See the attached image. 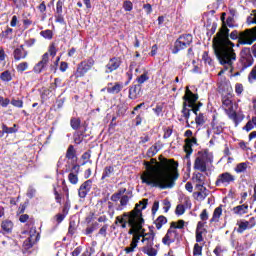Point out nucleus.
Here are the masks:
<instances>
[{
    "instance_id": "obj_10",
    "label": "nucleus",
    "mask_w": 256,
    "mask_h": 256,
    "mask_svg": "<svg viewBox=\"0 0 256 256\" xmlns=\"http://www.w3.org/2000/svg\"><path fill=\"white\" fill-rule=\"evenodd\" d=\"M253 65V55H251V49L249 48H243L241 52V58L239 60V63L237 65L238 71L234 73V77H237L245 71L248 67H251Z\"/></svg>"
},
{
    "instance_id": "obj_48",
    "label": "nucleus",
    "mask_w": 256,
    "mask_h": 256,
    "mask_svg": "<svg viewBox=\"0 0 256 256\" xmlns=\"http://www.w3.org/2000/svg\"><path fill=\"white\" fill-rule=\"evenodd\" d=\"M59 61H61V57H56V61L53 62V64H50V71H53V73H57V67L59 66Z\"/></svg>"
},
{
    "instance_id": "obj_20",
    "label": "nucleus",
    "mask_w": 256,
    "mask_h": 256,
    "mask_svg": "<svg viewBox=\"0 0 256 256\" xmlns=\"http://www.w3.org/2000/svg\"><path fill=\"white\" fill-rule=\"evenodd\" d=\"M153 241H155V232L151 230L150 232L146 233L144 230V235L142 238V242L144 243V246L155 245Z\"/></svg>"
},
{
    "instance_id": "obj_52",
    "label": "nucleus",
    "mask_w": 256,
    "mask_h": 256,
    "mask_svg": "<svg viewBox=\"0 0 256 256\" xmlns=\"http://www.w3.org/2000/svg\"><path fill=\"white\" fill-rule=\"evenodd\" d=\"M28 68H29V64L27 62H22L17 66V71H20L21 73H23V71H27Z\"/></svg>"
},
{
    "instance_id": "obj_11",
    "label": "nucleus",
    "mask_w": 256,
    "mask_h": 256,
    "mask_svg": "<svg viewBox=\"0 0 256 256\" xmlns=\"http://www.w3.org/2000/svg\"><path fill=\"white\" fill-rule=\"evenodd\" d=\"M191 43H193V35L191 34H184L180 36L174 44V50L173 53L177 54L179 51H183V49H187V47H190Z\"/></svg>"
},
{
    "instance_id": "obj_49",
    "label": "nucleus",
    "mask_w": 256,
    "mask_h": 256,
    "mask_svg": "<svg viewBox=\"0 0 256 256\" xmlns=\"http://www.w3.org/2000/svg\"><path fill=\"white\" fill-rule=\"evenodd\" d=\"M63 1L62 0H58L57 3H56V13L55 14H63Z\"/></svg>"
},
{
    "instance_id": "obj_17",
    "label": "nucleus",
    "mask_w": 256,
    "mask_h": 256,
    "mask_svg": "<svg viewBox=\"0 0 256 256\" xmlns=\"http://www.w3.org/2000/svg\"><path fill=\"white\" fill-rule=\"evenodd\" d=\"M118 67H121V59L117 57L111 58L105 66V73H113V71H117Z\"/></svg>"
},
{
    "instance_id": "obj_38",
    "label": "nucleus",
    "mask_w": 256,
    "mask_h": 256,
    "mask_svg": "<svg viewBox=\"0 0 256 256\" xmlns=\"http://www.w3.org/2000/svg\"><path fill=\"white\" fill-rule=\"evenodd\" d=\"M202 59L206 65L213 67V59L209 56V52L205 51L202 55Z\"/></svg>"
},
{
    "instance_id": "obj_19",
    "label": "nucleus",
    "mask_w": 256,
    "mask_h": 256,
    "mask_svg": "<svg viewBox=\"0 0 256 256\" xmlns=\"http://www.w3.org/2000/svg\"><path fill=\"white\" fill-rule=\"evenodd\" d=\"M15 61H21V59H25L27 57V51L23 45H20L13 52Z\"/></svg>"
},
{
    "instance_id": "obj_16",
    "label": "nucleus",
    "mask_w": 256,
    "mask_h": 256,
    "mask_svg": "<svg viewBox=\"0 0 256 256\" xmlns=\"http://www.w3.org/2000/svg\"><path fill=\"white\" fill-rule=\"evenodd\" d=\"M93 187V180L89 179L86 180L83 184L80 185L78 189V195L80 199H85L87 195L91 192V189Z\"/></svg>"
},
{
    "instance_id": "obj_42",
    "label": "nucleus",
    "mask_w": 256,
    "mask_h": 256,
    "mask_svg": "<svg viewBox=\"0 0 256 256\" xmlns=\"http://www.w3.org/2000/svg\"><path fill=\"white\" fill-rule=\"evenodd\" d=\"M196 125H205V115L203 113H198L195 118Z\"/></svg>"
},
{
    "instance_id": "obj_47",
    "label": "nucleus",
    "mask_w": 256,
    "mask_h": 256,
    "mask_svg": "<svg viewBox=\"0 0 256 256\" xmlns=\"http://www.w3.org/2000/svg\"><path fill=\"white\" fill-rule=\"evenodd\" d=\"M41 37H44V39H53V31L51 30H44L40 32Z\"/></svg>"
},
{
    "instance_id": "obj_45",
    "label": "nucleus",
    "mask_w": 256,
    "mask_h": 256,
    "mask_svg": "<svg viewBox=\"0 0 256 256\" xmlns=\"http://www.w3.org/2000/svg\"><path fill=\"white\" fill-rule=\"evenodd\" d=\"M248 81H249V83H255V81H256V66H254L252 68V70L250 71V73L248 75Z\"/></svg>"
},
{
    "instance_id": "obj_6",
    "label": "nucleus",
    "mask_w": 256,
    "mask_h": 256,
    "mask_svg": "<svg viewBox=\"0 0 256 256\" xmlns=\"http://www.w3.org/2000/svg\"><path fill=\"white\" fill-rule=\"evenodd\" d=\"M55 55H57V48L55 44H51L49 47L48 52L44 53L41 57V60L35 64L33 71L34 73H43L47 67H49V59H55Z\"/></svg>"
},
{
    "instance_id": "obj_63",
    "label": "nucleus",
    "mask_w": 256,
    "mask_h": 256,
    "mask_svg": "<svg viewBox=\"0 0 256 256\" xmlns=\"http://www.w3.org/2000/svg\"><path fill=\"white\" fill-rule=\"evenodd\" d=\"M235 93H236L237 95H241V93H243V84L237 83V84L235 85Z\"/></svg>"
},
{
    "instance_id": "obj_25",
    "label": "nucleus",
    "mask_w": 256,
    "mask_h": 256,
    "mask_svg": "<svg viewBox=\"0 0 256 256\" xmlns=\"http://www.w3.org/2000/svg\"><path fill=\"white\" fill-rule=\"evenodd\" d=\"M247 209H249V205L247 204H242V205H239V206H236L233 208V212L236 214V215H245V213H247Z\"/></svg>"
},
{
    "instance_id": "obj_8",
    "label": "nucleus",
    "mask_w": 256,
    "mask_h": 256,
    "mask_svg": "<svg viewBox=\"0 0 256 256\" xmlns=\"http://www.w3.org/2000/svg\"><path fill=\"white\" fill-rule=\"evenodd\" d=\"M239 37L242 45H253L256 41V26L252 29H246L244 32L234 30L230 34V38L235 40Z\"/></svg>"
},
{
    "instance_id": "obj_35",
    "label": "nucleus",
    "mask_w": 256,
    "mask_h": 256,
    "mask_svg": "<svg viewBox=\"0 0 256 256\" xmlns=\"http://www.w3.org/2000/svg\"><path fill=\"white\" fill-rule=\"evenodd\" d=\"M247 25H256V10H252L251 14L247 17Z\"/></svg>"
},
{
    "instance_id": "obj_64",
    "label": "nucleus",
    "mask_w": 256,
    "mask_h": 256,
    "mask_svg": "<svg viewBox=\"0 0 256 256\" xmlns=\"http://www.w3.org/2000/svg\"><path fill=\"white\" fill-rule=\"evenodd\" d=\"M54 17L56 19V23H65V18L63 17V14H55Z\"/></svg>"
},
{
    "instance_id": "obj_61",
    "label": "nucleus",
    "mask_w": 256,
    "mask_h": 256,
    "mask_svg": "<svg viewBox=\"0 0 256 256\" xmlns=\"http://www.w3.org/2000/svg\"><path fill=\"white\" fill-rule=\"evenodd\" d=\"M11 105H13V107H18L19 109L23 108V102H22V100H15V99H12Z\"/></svg>"
},
{
    "instance_id": "obj_53",
    "label": "nucleus",
    "mask_w": 256,
    "mask_h": 256,
    "mask_svg": "<svg viewBox=\"0 0 256 256\" xmlns=\"http://www.w3.org/2000/svg\"><path fill=\"white\" fill-rule=\"evenodd\" d=\"M155 155H157V146H152L148 149L147 156L148 157H155Z\"/></svg>"
},
{
    "instance_id": "obj_39",
    "label": "nucleus",
    "mask_w": 256,
    "mask_h": 256,
    "mask_svg": "<svg viewBox=\"0 0 256 256\" xmlns=\"http://www.w3.org/2000/svg\"><path fill=\"white\" fill-rule=\"evenodd\" d=\"M235 171L237 173H245L247 171V162H242L239 163L236 167H235Z\"/></svg>"
},
{
    "instance_id": "obj_40",
    "label": "nucleus",
    "mask_w": 256,
    "mask_h": 256,
    "mask_svg": "<svg viewBox=\"0 0 256 256\" xmlns=\"http://www.w3.org/2000/svg\"><path fill=\"white\" fill-rule=\"evenodd\" d=\"M16 127H17L16 124H14V127H7V125L3 124L2 130H3V133H7V134L17 133Z\"/></svg>"
},
{
    "instance_id": "obj_22",
    "label": "nucleus",
    "mask_w": 256,
    "mask_h": 256,
    "mask_svg": "<svg viewBox=\"0 0 256 256\" xmlns=\"http://www.w3.org/2000/svg\"><path fill=\"white\" fill-rule=\"evenodd\" d=\"M196 187L199 189V191H207V188H205L203 185H205V177L201 173H197L196 177Z\"/></svg>"
},
{
    "instance_id": "obj_58",
    "label": "nucleus",
    "mask_w": 256,
    "mask_h": 256,
    "mask_svg": "<svg viewBox=\"0 0 256 256\" xmlns=\"http://www.w3.org/2000/svg\"><path fill=\"white\" fill-rule=\"evenodd\" d=\"M213 131H214L215 135H221V133H223V126L215 125V126H213Z\"/></svg>"
},
{
    "instance_id": "obj_32",
    "label": "nucleus",
    "mask_w": 256,
    "mask_h": 256,
    "mask_svg": "<svg viewBox=\"0 0 256 256\" xmlns=\"http://www.w3.org/2000/svg\"><path fill=\"white\" fill-rule=\"evenodd\" d=\"M139 244H136L135 242H133V240H131V243L128 247L124 248V252L126 253V255H131V253H135V249H137Z\"/></svg>"
},
{
    "instance_id": "obj_12",
    "label": "nucleus",
    "mask_w": 256,
    "mask_h": 256,
    "mask_svg": "<svg viewBox=\"0 0 256 256\" xmlns=\"http://www.w3.org/2000/svg\"><path fill=\"white\" fill-rule=\"evenodd\" d=\"M184 137H187L185 139L184 151L186 153V159H189L193 153V145H197V138L193 137V131L191 130H186Z\"/></svg>"
},
{
    "instance_id": "obj_62",
    "label": "nucleus",
    "mask_w": 256,
    "mask_h": 256,
    "mask_svg": "<svg viewBox=\"0 0 256 256\" xmlns=\"http://www.w3.org/2000/svg\"><path fill=\"white\" fill-rule=\"evenodd\" d=\"M16 7H25L27 5V0H13Z\"/></svg>"
},
{
    "instance_id": "obj_43",
    "label": "nucleus",
    "mask_w": 256,
    "mask_h": 256,
    "mask_svg": "<svg viewBox=\"0 0 256 256\" xmlns=\"http://www.w3.org/2000/svg\"><path fill=\"white\" fill-rule=\"evenodd\" d=\"M145 81H149V73L148 72H144L142 75H140L137 78V82L139 83V85H143V83H145Z\"/></svg>"
},
{
    "instance_id": "obj_59",
    "label": "nucleus",
    "mask_w": 256,
    "mask_h": 256,
    "mask_svg": "<svg viewBox=\"0 0 256 256\" xmlns=\"http://www.w3.org/2000/svg\"><path fill=\"white\" fill-rule=\"evenodd\" d=\"M9 103H11V100H9V98H3V96H0L1 107H7Z\"/></svg>"
},
{
    "instance_id": "obj_14",
    "label": "nucleus",
    "mask_w": 256,
    "mask_h": 256,
    "mask_svg": "<svg viewBox=\"0 0 256 256\" xmlns=\"http://www.w3.org/2000/svg\"><path fill=\"white\" fill-rule=\"evenodd\" d=\"M231 183H235V176L229 172L220 174L215 182L216 187H228Z\"/></svg>"
},
{
    "instance_id": "obj_50",
    "label": "nucleus",
    "mask_w": 256,
    "mask_h": 256,
    "mask_svg": "<svg viewBox=\"0 0 256 256\" xmlns=\"http://www.w3.org/2000/svg\"><path fill=\"white\" fill-rule=\"evenodd\" d=\"M123 9L125 11H133V2L126 0L123 3Z\"/></svg>"
},
{
    "instance_id": "obj_51",
    "label": "nucleus",
    "mask_w": 256,
    "mask_h": 256,
    "mask_svg": "<svg viewBox=\"0 0 256 256\" xmlns=\"http://www.w3.org/2000/svg\"><path fill=\"white\" fill-rule=\"evenodd\" d=\"M99 227V223L95 222L93 223L90 227L86 228V235H91V233H93V231H95V229H97Z\"/></svg>"
},
{
    "instance_id": "obj_3",
    "label": "nucleus",
    "mask_w": 256,
    "mask_h": 256,
    "mask_svg": "<svg viewBox=\"0 0 256 256\" xmlns=\"http://www.w3.org/2000/svg\"><path fill=\"white\" fill-rule=\"evenodd\" d=\"M148 199L141 200L138 204L135 205V208L130 213H123L121 216H117L115 224H121L122 229H127V225L131 227V219L134 221V225L143 218V210L147 209Z\"/></svg>"
},
{
    "instance_id": "obj_28",
    "label": "nucleus",
    "mask_w": 256,
    "mask_h": 256,
    "mask_svg": "<svg viewBox=\"0 0 256 256\" xmlns=\"http://www.w3.org/2000/svg\"><path fill=\"white\" fill-rule=\"evenodd\" d=\"M125 191H127V189H122L112 194V196L110 197V201H112V203H117L121 200V196L124 195Z\"/></svg>"
},
{
    "instance_id": "obj_15",
    "label": "nucleus",
    "mask_w": 256,
    "mask_h": 256,
    "mask_svg": "<svg viewBox=\"0 0 256 256\" xmlns=\"http://www.w3.org/2000/svg\"><path fill=\"white\" fill-rule=\"evenodd\" d=\"M174 226L170 225V228L168 229L166 235L162 239V243L164 245H169L170 243H175L177 239H179V232L173 228Z\"/></svg>"
},
{
    "instance_id": "obj_21",
    "label": "nucleus",
    "mask_w": 256,
    "mask_h": 256,
    "mask_svg": "<svg viewBox=\"0 0 256 256\" xmlns=\"http://www.w3.org/2000/svg\"><path fill=\"white\" fill-rule=\"evenodd\" d=\"M142 91H141V85L135 84L130 87L129 89V97L130 99H137V97H141Z\"/></svg>"
},
{
    "instance_id": "obj_2",
    "label": "nucleus",
    "mask_w": 256,
    "mask_h": 256,
    "mask_svg": "<svg viewBox=\"0 0 256 256\" xmlns=\"http://www.w3.org/2000/svg\"><path fill=\"white\" fill-rule=\"evenodd\" d=\"M233 47H235V44L229 40V28L223 26L217 33V36L213 39L214 53L220 65L224 66V69L218 73L219 77H221L227 69L233 71V63L237 61V54Z\"/></svg>"
},
{
    "instance_id": "obj_34",
    "label": "nucleus",
    "mask_w": 256,
    "mask_h": 256,
    "mask_svg": "<svg viewBox=\"0 0 256 256\" xmlns=\"http://www.w3.org/2000/svg\"><path fill=\"white\" fill-rule=\"evenodd\" d=\"M115 171L113 166H107L104 168L103 174H102V180L107 179L108 177H111V174Z\"/></svg>"
},
{
    "instance_id": "obj_57",
    "label": "nucleus",
    "mask_w": 256,
    "mask_h": 256,
    "mask_svg": "<svg viewBox=\"0 0 256 256\" xmlns=\"http://www.w3.org/2000/svg\"><path fill=\"white\" fill-rule=\"evenodd\" d=\"M35 193H37V190L30 186L27 191V197H29V199H33L35 197Z\"/></svg>"
},
{
    "instance_id": "obj_23",
    "label": "nucleus",
    "mask_w": 256,
    "mask_h": 256,
    "mask_svg": "<svg viewBox=\"0 0 256 256\" xmlns=\"http://www.w3.org/2000/svg\"><path fill=\"white\" fill-rule=\"evenodd\" d=\"M221 215H223V208L219 206L215 208L213 212V216L210 219V223H219V219L221 218Z\"/></svg>"
},
{
    "instance_id": "obj_7",
    "label": "nucleus",
    "mask_w": 256,
    "mask_h": 256,
    "mask_svg": "<svg viewBox=\"0 0 256 256\" xmlns=\"http://www.w3.org/2000/svg\"><path fill=\"white\" fill-rule=\"evenodd\" d=\"M213 164V156L208 152H198L195 162L194 169L196 171H200L201 173H205L209 167Z\"/></svg>"
},
{
    "instance_id": "obj_1",
    "label": "nucleus",
    "mask_w": 256,
    "mask_h": 256,
    "mask_svg": "<svg viewBox=\"0 0 256 256\" xmlns=\"http://www.w3.org/2000/svg\"><path fill=\"white\" fill-rule=\"evenodd\" d=\"M146 171L142 172L140 179L144 185L156 189H173L175 181L179 179L177 163L175 160L164 159L159 165H151L144 161Z\"/></svg>"
},
{
    "instance_id": "obj_31",
    "label": "nucleus",
    "mask_w": 256,
    "mask_h": 256,
    "mask_svg": "<svg viewBox=\"0 0 256 256\" xmlns=\"http://www.w3.org/2000/svg\"><path fill=\"white\" fill-rule=\"evenodd\" d=\"M167 223V218L165 216H159L155 222L154 225L156 226V229H161L163 225Z\"/></svg>"
},
{
    "instance_id": "obj_24",
    "label": "nucleus",
    "mask_w": 256,
    "mask_h": 256,
    "mask_svg": "<svg viewBox=\"0 0 256 256\" xmlns=\"http://www.w3.org/2000/svg\"><path fill=\"white\" fill-rule=\"evenodd\" d=\"M141 251L144 255L157 256V249H155L153 245L143 246Z\"/></svg>"
},
{
    "instance_id": "obj_29",
    "label": "nucleus",
    "mask_w": 256,
    "mask_h": 256,
    "mask_svg": "<svg viewBox=\"0 0 256 256\" xmlns=\"http://www.w3.org/2000/svg\"><path fill=\"white\" fill-rule=\"evenodd\" d=\"M0 79L4 83H9V81H12L13 76L11 75V71L6 70L0 74Z\"/></svg>"
},
{
    "instance_id": "obj_33",
    "label": "nucleus",
    "mask_w": 256,
    "mask_h": 256,
    "mask_svg": "<svg viewBox=\"0 0 256 256\" xmlns=\"http://www.w3.org/2000/svg\"><path fill=\"white\" fill-rule=\"evenodd\" d=\"M77 157L75 147L73 145H70L66 152V159H75Z\"/></svg>"
},
{
    "instance_id": "obj_56",
    "label": "nucleus",
    "mask_w": 256,
    "mask_h": 256,
    "mask_svg": "<svg viewBox=\"0 0 256 256\" xmlns=\"http://www.w3.org/2000/svg\"><path fill=\"white\" fill-rule=\"evenodd\" d=\"M206 231L196 230V242L201 243L203 241V234Z\"/></svg>"
},
{
    "instance_id": "obj_13",
    "label": "nucleus",
    "mask_w": 256,
    "mask_h": 256,
    "mask_svg": "<svg viewBox=\"0 0 256 256\" xmlns=\"http://www.w3.org/2000/svg\"><path fill=\"white\" fill-rule=\"evenodd\" d=\"M93 65H95L93 58L82 61L77 67L75 77H85V75L91 71Z\"/></svg>"
},
{
    "instance_id": "obj_18",
    "label": "nucleus",
    "mask_w": 256,
    "mask_h": 256,
    "mask_svg": "<svg viewBox=\"0 0 256 256\" xmlns=\"http://www.w3.org/2000/svg\"><path fill=\"white\" fill-rule=\"evenodd\" d=\"M123 90V83L116 82V83H108V86L106 87L107 93H110L111 95H117V93H121Z\"/></svg>"
},
{
    "instance_id": "obj_60",
    "label": "nucleus",
    "mask_w": 256,
    "mask_h": 256,
    "mask_svg": "<svg viewBox=\"0 0 256 256\" xmlns=\"http://www.w3.org/2000/svg\"><path fill=\"white\" fill-rule=\"evenodd\" d=\"M255 126L253 124V122L250 120L246 123V125L243 127L244 131H247L249 133V131H252V129H254Z\"/></svg>"
},
{
    "instance_id": "obj_36",
    "label": "nucleus",
    "mask_w": 256,
    "mask_h": 256,
    "mask_svg": "<svg viewBox=\"0 0 256 256\" xmlns=\"http://www.w3.org/2000/svg\"><path fill=\"white\" fill-rule=\"evenodd\" d=\"M3 231H6V233H9L11 231V229H13V222L9 221V220H5L2 222L1 225Z\"/></svg>"
},
{
    "instance_id": "obj_4",
    "label": "nucleus",
    "mask_w": 256,
    "mask_h": 256,
    "mask_svg": "<svg viewBox=\"0 0 256 256\" xmlns=\"http://www.w3.org/2000/svg\"><path fill=\"white\" fill-rule=\"evenodd\" d=\"M199 99L198 94H194L188 86L185 90V95L183 96V109L182 114L186 121H189V117H191V111H193L196 115L199 113V109L203 107V103L197 102Z\"/></svg>"
},
{
    "instance_id": "obj_44",
    "label": "nucleus",
    "mask_w": 256,
    "mask_h": 256,
    "mask_svg": "<svg viewBox=\"0 0 256 256\" xmlns=\"http://www.w3.org/2000/svg\"><path fill=\"white\" fill-rule=\"evenodd\" d=\"M170 226H174V229H183L185 227V221L184 220H178L177 222H171Z\"/></svg>"
},
{
    "instance_id": "obj_37",
    "label": "nucleus",
    "mask_w": 256,
    "mask_h": 256,
    "mask_svg": "<svg viewBox=\"0 0 256 256\" xmlns=\"http://www.w3.org/2000/svg\"><path fill=\"white\" fill-rule=\"evenodd\" d=\"M70 125L74 131H77L81 127V119L79 118H71Z\"/></svg>"
},
{
    "instance_id": "obj_46",
    "label": "nucleus",
    "mask_w": 256,
    "mask_h": 256,
    "mask_svg": "<svg viewBox=\"0 0 256 256\" xmlns=\"http://www.w3.org/2000/svg\"><path fill=\"white\" fill-rule=\"evenodd\" d=\"M193 255L194 256H201V255H203V247H201L199 244L196 243L194 245Z\"/></svg>"
},
{
    "instance_id": "obj_5",
    "label": "nucleus",
    "mask_w": 256,
    "mask_h": 256,
    "mask_svg": "<svg viewBox=\"0 0 256 256\" xmlns=\"http://www.w3.org/2000/svg\"><path fill=\"white\" fill-rule=\"evenodd\" d=\"M222 107L226 115L235 123V126L239 125L245 116L243 114H237L235 107L233 106V96L231 93H228L225 96H222Z\"/></svg>"
},
{
    "instance_id": "obj_55",
    "label": "nucleus",
    "mask_w": 256,
    "mask_h": 256,
    "mask_svg": "<svg viewBox=\"0 0 256 256\" xmlns=\"http://www.w3.org/2000/svg\"><path fill=\"white\" fill-rule=\"evenodd\" d=\"M219 91H229V84L227 82L218 83Z\"/></svg>"
},
{
    "instance_id": "obj_41",
    "label": "nucleus",
    "mask_w": 256,
    "mask_h": 256,
    "mask_svg": "<svg viewBox=\"0 0 256 256\" xmlns=\"http://www.w3.org/2000/svg\"><path fill=\"white\" fill-rule=\"evenodd\" d=\"M68 180L72 183V185H77V183H79V176L73 172H70L68 175Z\"/></svg>"
},
{
    "instance_id": "obj_30",
    "label": "nucleus",
    "mask_w": 256,
    "mask_h": 256,
    "mask_svg": "<svg viewBox=\"0 0 256 256\" xmlns=\"http://www.w3.org/2000/svg\"><path fill=\"white\" fill-rule=\"evenodd\" d=\"M238 225V233H243L244 231H247V229H250L249 223L245 220H241L240 222H237Z\"/></svg>"
},
{
    "instance_id": "obj_27",
    "label": "nucleus",
    "mask_w": 256,
    "mask_h": 256,
    "mask_svg": "<svg viewBox=\"0 0 256 256\" xmlns=\"http://www.w3.org/2000/svg\"><path fill=\"white\" fill-rule=\"evenodd\" d=\"M34 243H37V236L31 235V237H28V239L24 241L25 249H31Z\"/></svg>"
},
{
    "instance_id": "obj_54",
    "label": "nucleus",
    "mask_w": 256,
    "mask_h": 256,
    "mask_svg": "<svg viewBox=\"0 0 256 256\" xmlns=\"http://www.w3.org/2000/svg\"><path fill=\"white\" fill-rule=\"evenodd\" d=\"M176 215H183L185 213V206L182 204H178L175 210Z\"/></svg>"
},
{
    "instance_id": "obj_26",
    "label": "nucleus",
    "mask_w": 256,
    "mask_h": 256,
    "mask_svg": "<svg viewBox=\"0 0 256 256\" xmlns=\"http://www.w3.org/2000/svg\"><path fill=\"white\" fill-rule=\"evenodd\" d=\"M130 197L127 195H121L120 196V205L116 208V211H123L124 207H127V204L129 203Z\"/></svg>"
},
{
    "instance_id": "obj_9",
    "label": "nucleus",
    "mask_w": 256,
    "mask_h": 256,
    "mask_svg": "<svg viewBox=\"0 0 256 256\" xmlns=\"http://www.w3.org/2000/svg\"><path fill=\"white\" fill-rule=\"evenodd\" d=\"M145 223V220L142 218L137 223H135V220H130V229L128 231V235H133L132 242H134L136 245H139V241L141 238L143 239V235L145 233V229L143 228V225Z\"/></svg>"
}]
</instances>
